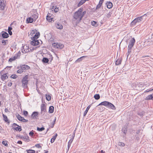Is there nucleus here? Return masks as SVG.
<instances>
[{"mask_svg":"<svg viewBox=\"0 0 153 153\" xmlns=\"http://www.w3.org/2000/svg\"><path fill=\"white\" fill-rule=\"evenodd\" d=\"M145 99L146 100H153V94L148 96Z\"/></svg>","mask_w":153,"mask_h":153,"instance_id":"obj_22","label":"nucleus"},{"mask_svg":"<svg viewBox=\"0 0 153 153\" xmlns=\"http://www.w3.org/2000/svg\"><path fill=\"white\" fill-rule=\"evenodd\" d=\"M49 61L48 59L46 58H43L42 59V62L45 63H48Z\"/></svg>","mask_w":153,"mask_h":153,"instance_id":"obj_35","label":"nucleus"},{"mask_svg":"<svg viewBox=\"0 0 153 153\" xmlns=\"http://www.w3.org/2000/svg\"><path fill=\"white\" fill-rule=\"evenodd\" d=\"M122 62V60L120 59H118L116 61L115 63L116 65H119L121 64Z\"/></svg>","mask_w":153,"mask_h":153,"instance_id":"obj_24","label":"nucleus"},{"mask_svg":"<svg viewBox=\"0 0 153 153\" xmlns=\"http://www.w3.org/2000/svg\"><path fill=\"white\" fill-rule=\"evenodd\" d=\"M44 129H45L43 127L41 128H39V127H37V130L38 131H43Z\"/></svg>","mask_w":153,"mask_h":153,"instance_id":"obj_39","label":"nucleus"},{"mask_svg":"<svg viewBox=\"0 0 153 153\" xmlns=\"http://www.w3.org/2000/svg\"><path fill=\"white\" fill-rule=\"evenodd\" d=\"M8 33L10 35H11L12 34V33L11 30L8 31Z\"/></svg>","mask_w":153,"mask_h":153,"instance_id":"obj_61","label":"nucleus"},{"mask_svg":"<svg viewBox=\"0 0 153 153\" xmlns=\"http://www.w3.org/2000/svg\"><path fill=\"white\" fill-rule=\"evenodd\" d=\"M41 113L45 112L46 111V106L45 104H42L41 105Z\"/></svg>","mask_w":153,"mask_h":153,"instance_id":"obj_12","label":"nucleus"},{"mask_svg":"<svg viewBox=\"0 0 153 153\" xmlns=\"http://www.w3.org/2000/svg\"><path fill=\"white\" fill-rule=\"evenodd\" d=\"M12 85V83L11 82H10V83H9L8 84H7V85L8 86H11Z\"/></svg>","mask_w":153,"mask_h":153,"instance_id":"obj_59","label":"nucleus"},{"mask_svg":"<svg viewBox=\"0 0 153 153\" xmlns=\"http://www.w3.org/2000/svg\"><path fill=\"white\" fill-rule=\"evenodd\" d=\"M86 57L85 56H83L77 59L75 62V63H77V62H79L81 61L82 60V59L83 58H85Z\"/></svg>","mask_w":153,"mask_h":153,"instance_id":"obj_28","label":"nucleus"},{"mask_svg":"<svg viewBox=\"0 0 153 153\" xmlns=\"http://www.w3.org/2000/svg\"><path fill=\"white\" fill-rule=\"evenodd\" d=\"M101 5V4L99 3V4L98 5H97V8L98 9L100 7Z\"/></svg>","mask_w":153,"mask_h":153,"instance_id":"obj_57","label":"nucleus"},{"mask_svg":"<svg viewBox=\"0 0 153 153\" xmlns=\"http://www.w3.org/2000/svg\"><path fill=\"white\" fill-rule=\"evenodd\" d=\"M86 1V0H81L78 4V6H80Z\"/></svg>","mask_w":153,"mask_h":153,"instance_id":"obj_32","label":"nucleus"},{"mask_svg":"<svg viewBox=\"0 0 153 153\" xmlns=\"http://www.w3.org/2000/svg\"><path fill=\"white\" fill-rule=\"evenodd\" d=\"M105 106H100L99 107V109L100 111H102L105 110Z\"/></svg>","mask_w":153,"mask_h":153,"instance_id":"obj_38","label":"nucleus"},{"mask_svg":"<svg viewBox=\"0 0 153 153\" xmlns=\"http://www.w3.org/2000/svg\"><path fill=\"white\" fill-rule=\"evenodd\" d=\"M21 68H22V69H23V71L25 70H28L30 68V67L28 65H21Z\"/></svg>","mask_w":153,"mask_h":153,"instance_id":"obj_15","label":"nucleus"},{"mask_svg":"<svg viewBox=\"0 0 153 153\" xmlns=\"http://www.w3.org/2000/svg\"><path fill=\"white\" fill-rule=\"evenodd\" d=\"M36 32H37V31L36 30H32L30 32V34L29 35V36L30 37V36H33Z\"/></svg>","mask_w":153,"mask_h":153,"instance_id":"obj_21","label":"nucleus"},{"mask_svg":"<svg viewBox=\"0 0 153 153\" xmlns=\"http://www.w3.org/2000/svg\"><path fill=\"white\" fill-rule=\"evenodd\" d=\"M103 1L104 0H100L99 2V3L101 4H102V3L103 2Z\"/></svg>","mask_w":153,"mask_h":153,"instance_id":"obj_58","label":"nucleus"},{"mask_svg":"<svg viewBox=\"0 0 153 153\" xmlns=\"http://www.w3.org/2000/svg\"><path fill=\"white\" fill-rule=\"evenodd\" d=\"M137 114L138 115H139L140 116H142L143 115L144 112H143V111H142L141 112H139L137 113Z\"/></svg>","mask_w":153,"mask_h":153,"instance_id":"obj_41","label":"nucleus"},{"mask_svg":"<svg viewBox=\"0 0 153 153\" xmlns=\"http://www.w3.org/2000/svg\"><path fill=\"white\" fill-rule=\"evenodd\" d=\"M106 107L112 109L113 110L115 109V107L114 105L106 101Z\"/></svg>","mask_w":153,"mask_h":153,"instance_id":"obj_8","label":"nucleus"},{"mask_svg":"<svg viewBox=\"0 0 153 153\" xmlns=\"http://www.w3.org/2000/svg\"><path fill=\"white\" fill-rule=\"evenodd\" d=\"M21 55V52L20 51H19L18 53L16 54L14 56H17V58H18Z\"/></svg>","mask_w":153,"mask_h":153,"instance_id":"obj_45","label":"nucleus"},{"mask_svg":"<svg viewBox=\"0 0 153 153\" xmlns=\"http://www.w3.org/2000/svg\"><path fill=\"white\" fill-rule=\"evenodd\" d=\"M55 26L57 29H62L63 28L62 25L59 23H56L55 24Z\"/></svg>","mask_w":153,"mask_h":153,"instance_id":"obj_16","label":"nucleus"},{"mask_svg":"<svg viewBox=\"0 0 153 153\" xmlns=\"http://www.w3.org/2000/svg\"><path fill=\"white\" fill-rule=\"evenodd\" d=\"M16 117L17 118V119H18V120L20 121H22V120L23 119V118H24L23 117H22L19 114H18L17 115H16Z\"/></svg>","mask_w":153,"mask_h":153,"instance_id":"obj_31","label":"nucleus"},{"mask_svg":"<svg viewBox=\"0 0 153 153\" xmlns=\"http://www.w3.org/2000/svg\"><path fill=\"white\" fill-rule=\"evenodd\" d=\"M137 22L136 19H134L131 22V26H134L135 25L137 24Z\"/></svg>","mask_w":153,"mask_h":153,"instance_id":"obj_34","label":"nucleus"},{"mask_svg":"<svg viewBox=\"0 0 153 153\" xmlns=\"http://www.w3.org/2000/svg\"><path fill=\"white\" fill-rule=\"evenodd\" d=\"M71 145L68 144V149H67V151H68L69 149V148L71 146Z\"/></svg>","mask_w":153,"mask_h":153,"instance_id":"obj_60","label":"nucleus"},{"mask_svg":"<svg viewBox=\"0 0 153 153\" xmlns=\"http://www.w3.org/2000/svg\"><path fill=\"white\" fill-rule=\"evenodd\" d=\"M17 77V76L16 74H13L11 76V78L13 79H15Z\"/></svg>","mask_w":153,"mask_h":153,"instance_id":"obj_43","label":"nucleus"},{"mask_svg":"<svg viewBox=\"0 0 153 153\" xmlns=\"http://www.w3.org/2000/svg\"><path fill=\"white\" fill-rule=\"evenodd\" d=\"M33 40L30 43L31 45L33 46H36L38 45L39 42L38 39H32Z\"/></svg>","mask_w":153,"mask_h":153,"instance_id":"obj_11","label":"nucleus"},{"mask_svg":"<svg viewBox=\"0 0 153 153\" xmlns=\"http://www.w3.org/2000/svg\"><path fill=\"white\" fill-rule=\"evenodd\" d=\"M75 132H74V133L73 134V135L72 136V137L70 139V140L69 141L68 143V144L70 145H71V144L74 140V137H75Z\"/></svg>","mask_w":153,"mask_h":153,"instance_id":"obj_20","label":"nucleus"},{"mask_svg":"<svg viewBox=\"0 0 153 153\" xmlns=\"http://www.w3.org/2000/svg\"><path fill=\"white\" fill-rule=\"evenodd\" d=\"M12 127L14 129L17 131H20L22 130L21 127L16 123H14Z\"/></svg>","mask_w":153,"mask_h":153,"instance_id":"obj_10","label":"nucleus"},{"mask_svg":"<svg viewBox=\"0 0 153 153\" xmlns=\"http://www.w3.org/2000/svg\"><path fill=\"white\" fill-rule=\"evenodd\" d=\"M33 21H34L33 19L30 16V17L27 19V21L29 23H32Z\"/></svg>","mask_w":153,"mask_h":153,"instance_id":"obj_26","label":"nucleus"},{"mask_svg":"<svg viewBox=\"0 0 153 153\" xmlns=\"http://www.w3.org/2000/svg\"><path fill=\"white\" fill-rule=\"evenodd\" d=\"M38 113L37 112L34 111L33 112L31 115L33 119H36L37 117Z\"/></svg>","mask_w":153,"mask_h":153,"instance_id":"obj_18","label":"nucleus"},{"mask_svg":"<svg viewBox=\"0 0 153 153\" xmlns=\"http://www.w3.org/2000/svg\"><path fill=\"white\" fill-rule=\"evenodd\" d=\"M27 153H35V151L33 150H30L27 151Z\"/></svg>","mask_w":153,"mask_h":153,"instance_id":"obj_46","label":"nucleus"},{"mask_svg":"<svg viewBox=\"0 0 153 153\" xmlns=\"http://www.w3.org/2000/svg\"><path fill=\"white\" fill-rule=\"evenodd\" d=\"M4 111L5 112H6V113H8V112H10L9 111L7 108H5V109L4 110Z\"/></svg>","mask_w":153,"mask_h":153,"instance_id":"obj_56","label":"nucleus"},{"mask_svg":"<svg viewBox=\"0 0 153 153\" xmlns=\"http://www.w3.org/2000/svg\"><path fill=\"white\" fill-rule=\"evenodd\" d=\"M4 120L6 122L9 123L8 120V119L7 116L4 114H2Z\"/></svg>","mask_w":153,"mask_h":153,"instance_id":"obj_27","label":"nucleus"},{"mask_svg":"<svg viewBox=\"0 0 153 153\" xmlns=\"http://www.w3.org/2000/svg\"><path fill=\"white\" fill-rule=\"evenodd\" d=\"M112 13H111V12H109V13L107 14L106 16L108 18H109L111 17Z\"/></svg>","mask_w":153,"mask_h":153,"instance_id":"obj_44","label":"nucleus"},{"mask_svg":"<svg viewBox=\"0 0 153 153\" xmlns=\"http://www.w3.org/2000/svg\"><path fill=\"white\" fill-rule=\"evenodd\" d=\"M1 76V79L2 80L4 81L6 79H7L8 74L5 72L4 71H2L0 72Z\"/></svg>","mask_w":153,"mask_h":153,"instance_id":"obj_5","label":"nucleus"},{"mask_svg":"<svg viewBox=\"0 0 153 153\" xmlns=\"http://www.w3.org/2000/svg\"><path fill=\"white\" fill-rule=\"evenodd\" d=\"M35 146L37 148H41V146L39 144H37L35 145Z\"/></svg>","mask_w":153,"mask_h":153,"instance_id":"obj_51","label":"nucleus"},{"mask_svg":"<svg viewBox=\"0 0 153 153\" xmlns=\"http://www.w3.org/2000/svg\"><path fill=\"white\" fill-rule=\"evenodd\" d=\"M16 59H17V56H14L13 57L10 58L9 59V61L11 62L15 60Z\"/></svg>","mask_w":153,"mask_h":153,"instance_id":"obj_30","label":"nucleus"},{"mask_svg":"<svg viewBox=\"0 0 153 153\" xmlns=\"http://www.w3.org/2000/svg\"><path fill=\"white\" fill-rule=\"evenodd\" d=\"M52 45L55 48L59 49H62L63 48L64 46L63 44L55 42L53 43L52 44Z\"/></svg>","mask_w":153,"mask_h":153,"instance_id":"obj_7","label":"nucleus"},{"mask_svg":"<svg viewBox=\"0 0 153 153\" xmlns=\"http://www.w3.org/2000/svg\"><path fill=\"white\" fill-rule=\"evenodd\" d=\"M7 41L6 40H3L2 41V43L4 44L3 45H5L7 43Z\"/></svg>","mask_w":153,"mask_h":153,"instance_id":"obj_50","label":"nucleus"},{"mask_svg":"<svg viewBox=\"0 0 153 153\" xmlns=\"http://www.w3.org/2000/svg\"><path fill=\"white\" fill-rule=\"evenodd\" d=\"M54 108L53 106H51L49 107V112L50 113H52L53 112Z\"/></svg>","mask_w":153,"mask_h":153,"instance_id":"obj_25","label":"nucleus"},{"mask_svg":"<svg viewBox=\"0 0 153 153\" xmlns=\"http://www.w3.org/2000/svg\"><path fill=\"white\" fill-rule=\"evenodd\" d=\"M23 113L25 115L27 116L28 114V112L26 111H24Z\"/></svg>","mask_w":153,"mask_h":153,"instance_id":"obj_53","label":"nucleus"},{"mask_svg":"<svg viewBox=\"0 0 153 153\" xmlns=\"http://www.w3.org/2000/svg\"><path fill=\"white\" fill-rule=\"evenodd\" d=\"M23 69H22V68H21L20 69H19L17 71V72L19 74H21L23 72Z\"/></svg>","mask_w":153,"mask_h":153,"instance_id":"obj_40","label":"nucleus"},{"mask_svg":"<svg viewBox=\"0 0 153 153\" xmlns=\"http://www.w3.org/2000/svg\"><path fill=\"white\" fill-rule=\"evenodd\" d=\"M54 11L55 12H57L59 11V9L58 8H55L54 9Z\"/></svg>","mask_w":153,"mask_h":153,"instance_id":"obj_52","label":"nucleus"},{"mask_svg":"<svg viewBox=\"0 0 153 153\" xmlns=\"http://www.w3.org/2000/svg\"><path fill=\"white\" fill-rule=\"evenodd\" d=\"M146 14H145L142 16L136 18L135 19H136L137 23H139L143 21V20H145L146 19Z\"/></svg>","mask_w":153,"mask_h":153,"instance_id":"obj_4","label":"nucleus"},{"mask_svg":"<svg viewBox=\"0 0 153 153\" xmlns=\"http://www.w3.org/2000/svg\"><path fill=\"white\" fill-rule=\"evenodd\" d=\"M90 108V105H88L87 107L86 108V110L84 112V114H83V116L84 117H85L86 114L88 112V110Z\"/></svg>","mask_w":153,"mask_h":153,"instance_id":"obj_29","label":"nucleus"},{"mask_svg":"<svg viewBox=\"0 0 153 153\" xmlns=\"http://www.w3.org/2000/svg\"><path fill=\"white\" fill-rule=\"evenodd\" d=\"M17 143L21 144H22V142L21 141H19L17 142Z\"/></svg>","mask_w":153,"mask_h":153,"instance_id":"obj_63","label":"nucleus"},{"mask_svg":"<svg viewBox=\"0 0 153 153\" xmlns=\"http://www.w3.org/2000/svg\"><path fill=\"white\" fill-rule=\"evenodd\" d=\"M106 5L108 8L110 9L112 8L113 5L112 3L111 2L108 1L106 3Z\"/></svg>","mask_w":153,"mask_h":153,"instance_id":"obj_19","label":"nucleus"},{"mask_svg":"<svg viewBox=\"0 0 153 153\" xmlns=\"http://www.w3.org/2000/svg\"><path fill=\"white\" fill-rule=\"evenodd\" d=\"M29 16H30L34 21H35L38 17V14L36 11L31 12Z\"/></svg>","mask_w":153,"mask_h":153,"instance_id":"obj_6","label":"nucleus"},{"mask_svg":"<svg viewBox=\"0 0 153 153\" xmlns=\"http://www.w3.org/2000/svg\"><path fill=\"white\" fill-rule=\"evenodd\" d=\"M46 99L48 101H50L51 100V96L49 94H46Z\"/></svg>","mask_w":153,"mask_h":153,"instance_id":"obj_37","label":"nucleus"},{"mask_svg":"<svg viewBox=\"0 0 153 153\" xmlns=\"http://www.w3.org/2000/svg\"><path fill=\"white\" fill-rule=\"evenodd\" d=\"M57 136V134H56L55 135V136H53V137L51 139V143H52L54 142Z\"/></svg>","mask_w":153,"mask_h":153,"instance_id":"obj_23","label":"nucleus"},{"mask_svg":"<svg viewBox=\"0 0 153 153\" xmlns=\"http://www.w3.org/2000/svg\"><path fill=\"white\" fill-rule=\"evenodd\" d=\"M28 76L26 75L25 77H23L22 80V87L24 88H26L27 87V84L28 82Z\"/></svg>","mask_w":153,"mask_h":153,"instance_id":"obj_3","label":"nucleus"},{"mask_svg":"<svg viewBox=\"0 0 153 153\" xmlns=\"http://www.w3.org/2000/svg\"><path fill=\"white\" fill-rule=\"evenodd\" d=\"M152 90H146L145 91V92H150L151 91H152Z\"/></svg>","mask_w":153,"mask_h":153,"instance_id":"obj_62","label":"nucleus"},{"mask_svg":"<svg viewBox=\"0 0 153 153\" xmlns=\"http://www.w3.org/2000/svg\"><path fill=\"white\" fill-rule=\"evenodd\" d=\"M94 97L95 99L97 100L100 99V96L99 94H97L94 95Z\"/></svg>","mask_w":153,"mask_h":153,"instance_id":"obj_33","label":"nucleus"},{"mask_svg":"<svg viewBox=\"0 0 153 153\" xmlns=\"http://www.w3.org/2000/svg\"><path fill=\"white\" fill-rule=\"evenodd\" d=\"M83 11L82 8H79L78 11L75 13L74 15V19L76 20V24L79 23L81 20L86 12Z\"/></svg>","mask_w":153,"mask_h":153,"instance_id":"obj_1","label":"nucleus"},{"mask_svg":"<svg viewBox=\"0 0 153 153\" xmlns=\"http://www.w3.org/2000/svg\"><path fill=\"white\" fill-rule=\"evenodd\" d=\"M91 25L93 26H96V22H95L94 21H93L92 22H91Z\"/></svg>","mask_w":153,"mask_h":153,"instance_id":"obj_48","label":"nucleus"},{"mask_svg":"<svg viewBox=\"0 0 153 153\" xmlns=\"http://www.w3.org/2000/svg\"><path fill=\"white\" fill-rule=\"evenodd\" d=\"M12 29V28L11 27H9L8 28V31L11 30Z\"/></svg>","mask_w":153,"mask_h":153,"instance_id":"obj_64","label":"nucleus"},{"mask_svg":"<svg viewBox=\"0 0 153 153\" xmlns=\"http://www.w3.org/2000/svg\"><path fill=\"white\" fill-rule=\"evenodd\" d=\"M29 47L27 45H25L23 46V47L21 49L22 52L24 53H25L29 52Z\"/></svg>","mask_w":153,"mask_h":153,"instance_id":"obj_9","label":"nucleus"},{"mask_svg":"<svg viewBox=\"0 0 153 153\" xmlns=\"http://www.w3.org/2000/svg\"><path fill=\"white\" fill-rule=\"evenodd\" d=\"M39 32H37L35 33V34L33 36H30L32 39H38L39 36Z\"/></svg>","mask_w":153,"mask_h":153,"instance_id":"obj_13","label":"nucleus"},{"mask_svg":"<svg viewBox=\"0 0 153 153\" xmlns=\"http://www.w3.org/2000/svg\"><path fill=\"white\" fill-rule=\"evenodd\" d=\"M34 134V133L33 131H31L29 133V135L31 136H32Z\"/></svg>","mask_w":153,"mask_h":153,"instance_id":"obj_54","label":"nucleus"},{"mask_svg":"<svg viewBox=\"0 0 153 153\" xmlns=\"http://www.w3.org/2000/svg\"><path fill=\"white\" fill-rule=\"evenodd\" d=\"M135 42V40L134 38H132L130 40L129 42H128V52L126 53L127 58H128V56L131 53V50Z\"/></svg>","mask_w":153,"mask_h":153,"instance_id":"obj_2","label":"nucleus"},{"mask_svg":"<svg viewBox=\"0 0 153 153\" xmlns=\"http://www.w3.org/2000/svg\"><path fill=\"white\" fill-rule=\"evenodd\" d=\"M1 34L3 38H6L9 36L8 34L7 33L4 31H2L1 33Z\"/></svg>","mask_w":153,"mask_h":153,"instance_id":"obj_14","label":"nucleus"},{"mask_svg":"<svg viewBox=\"0 0 153 153\" xmlns=\"http://www.w3.org/2000/svg\"><path fill=\"white\" fill-rule=\"evenodd\" d=\"M5 4L4 1L2 0H0V9L3 10L4 8Z\"/></svg>","mask_w":153,"mask_h":153,"instance_id":"obj_17","label":"nucleus"},{"mask_svg":"<svg viewBox=\"0 0 153 153\" xmlns=\"http://www.w3.org/2000/svg\"><path fill=\"white\" fill-rule=\"evenodd\" d=\"M2 144L3 145L6 146L7 147L8 146V142L6 140L3 141L2 142Z\"/></svg>","mask_w":153,"mask_h":153,"instance_id":"obj_36","label":"nucleus"},{"mask_svg":"<svg viewBox=\"0 0 153 153\" xmlns=\"http://www.w3.org/2000/svg\"><path fill=\"white\" fill-rule=\"evenodd\" d=\"M46 19L49 22H51L52 21V19L50 17L48 16H47L46 18Z\"/></svg>","mask_w":153,"mask_h":153,"instance_id":"obj_42","label":"nucleus"},{"mask_svg":"<svg viewBox=\"0 0 153 153\" xmlns=\"http://www.w3.org/2000/svg\"><path fill=\"white\" fill-rule=\"evenodd\" d=\"M22 120H23L22 121L23 122L26 123V122H27L28 121V120H25L24 118H23Z\"/></svg>","mask_w":153,"mask_h":153,"instance_id":"obj_55","label":"nucleus"},{"mask_svg":"<svg viewBox=\"0 0 153 153\" xmlns=\"http://www.w3.org/2000/svg\"><path fill=\"white\" fill-rule=\"evenodd\" d=\"M119 145L120 146H125V144L123 143L120 142L119 144Z\"/></svg>","mask_w":153,"mask_h":153,"instance_id":"obj_49","label":"nucleus"},{"mask_svg":"<svg viewBox=\"0 0 153 153\" xmlns=\"http://www.w3.org/2000/svg\"><path fill=\"white\" fill-rule=\"evenodd\" d=\"M99 106L100 105H103L104 106H105V101H103L101 103H100L99 105Z\"/></svg>","mask_w":153,"mask_h":153,"instance_id":"obj_47","label":"nucleus"}]
</instances>
